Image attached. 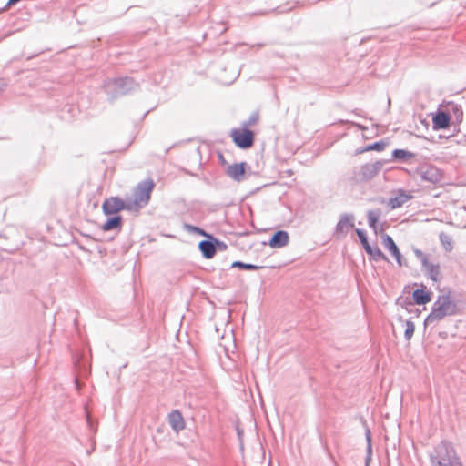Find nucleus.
<instances>
[{"label": "nucleus", "mask_w": 466, "mask_h": 466, "mask_svg": "<svg viewBox=\"0 0 466 466\" xmlns=\"http://www.w3.org/2000/svg\"><path fill=\"white\" fill-rule=\"evenodd\" d=\"M459 311L458 303L452 299L451 291L441 294L434 301L431 311L424 320V325L436 324L447 317L457 315Z\"/></svg>", "instance_id": "obj_1"}, {"label": "nucleus", "mask_w": 466, "mask_h": 466, "mask_svg": "<svg viewBox=\"0 0 466 466\" xmlns=\"http://www.w3.org/2000/svg\"><path fill=\"white\" fill-rule=\"evenodd\" d=\"M431 466H462L453 446L441 441L436 445L430 454Z\"/></svg>", "instance_id": "obj_2"}, {"label": "nucleus", "mask_w": 466, "mask_h": 466, "mask_svg": "<svg viewBox=\"0 0 466 466\" xmlns=\"http://www.w3.org/2000/svg\"><path fill=\"white\" fill-rule=\"evenodd\" d=\"M106 93L112 98L124 96L138 87V84L132 77L110 78L104 82Z\"/></svg>", "instance_id": "obj_3"}, {"label": "nucleus", "mask_w": 466, "mask_h": 466, "mask_svg": "<svg viewBox=\"0 0 466 466\" xmlns=\"http://www.w3.org/2000/svg\"><path fill=\"white\" fill-rule=\"evenodd\" d=\"M154 187L155 182L151 178L139 182L135 187L133 200L128 202L131 205V210L145 208L150 200Z\"/></svg>", "instance_id": "obj_4"}, {"label": "nucleus", "mask_w": 466, "mask_h": 466, "mask_svg": "<svg viewBox=\"0 0 466 466\" xmlns=\"http://www.w3.org/2000/svg\"><path fill=\"white\" fill-rule=\"evenodd\" d=\"M231 137L236 146L241 149L250 148L254 144V133L248 128L232 129Z\"/></svg>", "instance_id": "obj_5"}, {"label": "nucleus", "mask_w": 466, "mask_h": 466, "mask_svg": "<svg viewBox=\"0 0 466 466\" xmlns=\"http://www.w3.org/2000/svg\"><path fill=\"white\" fill-rule=\"evenodd\" d=\"M416 173L420 176V179L424 182L431 184H438L442 179L441 171L432 165H423L417 168Z\"/></svg>", "instance_id": "obj_6"}, {"label": "nucleus", "mask_w": 466, "mask_h": 466, "mask_svg": "<svg viewBox=\"0 0 466 466\" xmlns=\"http://www.w3.org/2000/svg\"><path fill=\"white\" fill-rule=\"evenodd\" d=\"M102 209L106 216L116 215L121 210H131V205L118 197H111L103 202Z\"/></svg>", "instance_id": "obj_7"}, {"label": "nucleus", "mask_w": 466, "mask_h": 466, "mask_svg": "<svg viewBox=\"0 0 466 466\" xmlns=\"http://www.w3.org/2000/svg\"><path fill=\"white\" fill-rule=\"evenodd\" d=\"M356 234H357V236H358V238H359V239H360L363 248L365 249L367 254H369L372 258L373 260H375V261H380V260L387 261L388 260L387 257L380 249L379 247H377V246H375V247L370 246V244L368 241V238H367V236H366V233H365L364 230L357 228L356 229Z\"/></svg>", "instance_id": "obj_8"}, {"label": "nucleus", "mask_w": 466, "mask_h": 466, "mask_svg": "<svg viewBox=\"0 0 466 466\" xmlns=\"http://www.w3.org/2000/svg\"><path fill=\"white\" fill-rule=\"evenodd\" d=\"M354 215L343 213L339 216V219L335 228V234L345 237L347 233L354 227Z\"/></svg>", "instance_id": "obj_9"}, {"label": "nucleus", "mask_w": 466, "mask_h": 466, "mask_svg": "<svg viewBox=\"0 0 466 466\" xmlns=\"http://www.w3.org/2000/svg\"><path fill=\"white\" fill-rule=\"evenodd\" d=\"M289 234L284 230H278L275 232L268 241V245L272 248H281L289 243Z\"/></svg>", "instance_id": "obj_10"}, {"label": "nucleus", "mask_w": 466, "mask_h": 466, "mask_svg": "<svg viewBox=\"0 0 466 466\" xmlns=\"http://www.w3.org/2000/svg\"><path fill=\"white\" fill-rule=\"evenodd\" d=\"M383 244L395 258L399 266H402L404 264L402 255L392 238L389 235H385L383 238Z\"/></svg>", "instance_id": "obj_11"}, {"label": "nucleus", "mask_w": 466, "mask_h": 466, "mask_svg": "<svg viewBox=\"0 0 466 466\" xmlns=\"http://www.w3.org/2000/svg\"><path fill=\"white\" fill-rule=\"evenodd\" d=\"M168 423L176 432H179L186 426L184 418L178 410H174L169 413Z\"/></svg>", "instance_id": "obj_12"}, {"label": "nucleus", "mask_w": 466, "mask_h": 466, "mask_svg": "<svg viewBox=\"0 0 466 466\" xmlns=\"http://www.w3.org/2000/svg\"><path fill=\"white\" fill-rule=\"evenodd\" d=\"M383 165L384 162L380 160L362 165V175H364L365 180L368 181L374 177L380 171Z\"/></svg>", "instance_id": "obj_13"}, {"label": "nucleus", "mask_w": 466, "mask_h": 466, "mask_svg": "<svg viewBox=\"0 0 466 466\" xmlns=\"http://www.w3.org/2000/svg\"><path fill=\"white\" fill-rule=\"evenodd\" d=\"M246 171V163H236L231 166H228L227 169V175L233 178L234 180L239 182L244 179V175Z\"/></svg>", "instance_id": "obj_14"}, {"label": "nucleus", "mask_w": 466, "mask_h": 466, "mask_svg": "<svg viewBox=\"0 0 466 466\" xmlns=\"http://www.w3.org/2000/svg\"><path fill=\"white\" fill-rule=\"evenodd\" d=\"M411 198L412 196L409 192L399 190L395 197L389 199L388 206L391 209H396L408 202Z\"/></svg>", "instance_id": "obj_15"}, {"label": "nucleus", "mask_w": 466, "mask_h": 466, "mask_svg": "<svg viewBox=\"0 0 466 466\" xmlns=\"http://www.w3.org/2000/svg\"><path fill=\"white\" fill-rule=\"evenodd\" d=\"M198 249L200 250L202 256L206 259H210V258H214V256L216 254L215 241L210 238L201 240L198 243Z\"/></svg>", "instance_id": "obj_16"}, {"label": "nucleus", "mask_w": 466, "mask_h": 466, "mask_svg": "<svg viewBox=\"0 0 466 466\" xmlns=\"http://www.w3.org/2000/svg\"><path fill=\"white\" fill-rule=\"evenodd\" d=\"M450 120H451L450 113L445 112V111H438L432 118L433 128L434 129L447 128L450 125Z\"/></svg>", "instance_id": "obj_17"}, {"label": "nucleus", "mask_w": 466, "mask_h": 466, "mask_svg": "<svg viewBox=\"0 0 466 466\" xmlns=\"http://www.w3.org/2000/svg\"><path fill=\"white\" fill-rule=\"evenodd\" d=\"M422 268L425 271L426 275L434 282H438L441 279V271L439 264H433L428 261L426 264L422 265Z\"/></svg>", "instance_id": "obj_18"}, {"label": "nucleus", "mask_w": 466, "mask_h": 466, "mask_svg": "<svg viewBox=\"0 0 466 466\" xmlns=\"http://www.w3.org/2000/svg\"><path fill=\"white\" fill-rule=\"evenodd\" d=\"M412 298L417 305H425L431 301V293L423 289H417L413 291Z\"/></svg>", "instance_id": "obj_19"}, {"label": "nucleus", "mask_w": 466, "mask_h": 466, "mask_svg": "<svg viewBox=\"0 0 466 466\" xmlns=\"http://www.w3.org/2000/svg\"><path fill=\"white\" fill-rule=\"evenodd\" d=\"M122 217L119 215H114L109 218L101 227L104 231H110L113 229L120 228L122 225Z\"/></svg>", "instance_id": "obj_20"}, {"label": "nucleus", "mask_w": 466, "mask_h": 466, "mask_svg": "<svg viewBox=\"0 0 466 466\" xmlns=\"http://www.w3.org/2000/svg\"><path fill=\"white\" fill-rule=\"evenodd\" d=\"M414 157V154L405 149H394L392 152V157L395 160L404 162Z\"/></svg>", "instance_id": "obj_21"}, {"label": "nucleus", "mask_w": 466, "mask_h": 466, "mask_svg": "<svg viewBox=\"0 0 466 466\" xmlns=\"http://www.w3.org/2000/svg\"><path fill=\"white\" fill-rule=\"evenodd\" d=\"M349 180L351 184H359L366 181L364 175H362V167H354Z\"/></svg>", "instance_id": "obj_22"}, {"label": "nucleus", "mask_w": 466, "mask_h": 466, "mask_svg": "<svg viewBox=\"0 0 466 466\" xmlns=\"http://www.w3.org/2000/svg\"><path fill=\"white\" fill-rule=\"evenodd\" d=\"M439 238L445 251L451 252L453 249V241L449 234L441 232Z\"/></svg>", "instance_id": "obj_23"}, {"label": "nucleus", "mask_w": 466, "mask_h": 466, "mask_svg": "<svg viewBox=\"0 0 466 466\" xmlns=\"http://www.w3.org/2000/svg\"><path fill=\"white\" fill-rule=\"evenodd\" d=\"M380 217V211L377 210H369L367 213L368 224L370 228H373L375 231L377 229V223Z\"/></svg>", "instance_id": "obj_24"}, {"label": "nucleus", "mask_w": 466, "mask_h": 466, "mask_svg": "<svg viewBox=\"0 0 466 466\" xmlns=\"http://www.w3.org/2000/svg\"><path fill=\"white\" fill-rule=\"evenodd\" d=\"M183 228L188 233L198 234V235L206 237L207 238H208V236H211V234L207 233L203 228H198L197 226L187 224V223L183 224Z\"/></svg>", "instance_id": "obj_25"}, {"label": "nucleus", "mask_w": 466, "mask_h": 466, "mask_svg": "<svg viewBox=\"0 0 466 466\" xmlns=\"http://www.w3.org/2000/svg\"><path fill=\"white\" fill-rule=\"evenodd\" d=\"M452 112L454 118L457 122L462 121L463 111L461 106L451 103L448 106V113Z\"/></svg>", "instance_id": "obj_26"}, {"label": "nucleus", "mask_w": 466, "mask_h": 466, "mask_svg": "<svg viewBox=\"0 0 466 466\" xmlns=\"http://www.w3.org/2000/svg\"><path fill=\"white\" fill-rule=\"evenodd\" d=\"M231 267L238 268L240 269H245V270H257V269L262 268L261 266H257V265L250 264V263H244L242 261H235L232 263Z\"/></svg>", "instance_id": "obj_27"}, {"label": "nucleus", "mask_w": 466, "mask_h": 466, "mask_svg": "<svg viewBox=\"0 0 466 466\" xmlns=\"http://www.w3.org/2000/svg\"><path fill=\"white\" fill-rule=\"evenodd\" d=\"M405 332L404 337L406 340H410L411 337L413 336L415 326L414 323L411 320H407L405 323Z\"/></svg>", "instance_id": "obj_28"}, {"label": "nucleus", "mask_w": 466, "mask_h": 466, "mask_svg": "<svg viewBox=\"0 0 466 466\" xmlns=\"http://www.w3.org/2000/svg\"><path fill=\"white\" fill-rule=\"evenodd\" d=\"M258 113L254 112L249 116L248 120H246L242 123V127H243V128L248 129V127L255 125L258 122Z\"/></svg>", "instance_id": "obj_29"}, {"label": "nucleus", "mask_w": 466, "mask_h": 466, "mask_svg": "<svg viewBox=\"0 0 466 466\" xmlns=\"http://www.w3.org/2000/svg\"><path fill=\"white\" fill-rule=\"evenodd\" d=\"M208 238L213 239L215 241V249L217 251H225L228 248V245L224 242L219 240L218 238H215L214 236H208Z\"/></svg>", "instance_id": "obj_30"}, {"label": "nucleus", "mask_w": 466, "mask_h": 466, "mask_svg": "<svg viewBox=\"0 0 466 466\" xmlns=\"http://www.w3.org/2000/svg\"><path fill=\"white\" fill-rule=\"evenodd\" d=\"M386 147V144L383 142V141H378V142H375V143H372L369 146H367L366 147V151H370V150H374V151H382Z\"/></svg>", "instance_id": "obj_31"}, {"label": "nucleus", "mask_w": 466, "mask_h": 466, "mask_svg": "<svg viewBox=\"0 0 466 466\" xmlns=\"http://www.w3.org/2000/svg\"><path fill=\"white\" fill-rule=\"evenodd\" d=\"M414 254H415L416 258L420 260L421 265L426 264L429 261L427 255H425L421 250L414 249Z\"/></svg>", "instance_id": "obj_32"}, {"label": "nucleus", "mask_w": 466, "mask_h": 466, "mask_svg": "<svg viewBox=\"0 0 466 466\" xmlns=\"http://www.w3.org/2000/svg\"><path fill=\"white\" fill-rule=\"evenodd\" d=\"M366 440H367V442H368V445H367V454L366 455H370V457H371V455H372V447H371V437H370V430H367V431H366Z\"/></svg>", "instance_id": "obj_33"}, {"label": "nucleus", "mask_w": 466, "mask_h": 466, "mask_svg": "<svg viewBox=\"0 0 466 466\" xmlns=\"http://www.w3.org/2000/svg\"><path fill=\"white\" fill-rule=\"evenodd\" d=\"M370 461H371V457H370V455H366L365 466H370Z\"/></svg>", "instance_id": "obj_34"}, {"label": "nucleus", "mask_w": 466, "mask_h": 466, "mask_svg": "<svg viewBox=\"0 0 466 466\" xmlns=\"http://www.w3.org/2000/svg\"><path fill=\"white\" fill-rule=\"evenodd\" d=\"M87 422L90 424V416L87 414Z\"/></svg>", "instance_id": "obj_35"}]
</instances>
